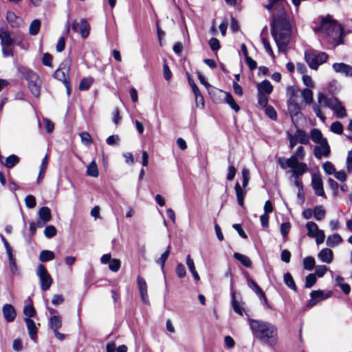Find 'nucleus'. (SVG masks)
I'll return each mask as SVG.
<instances>
[{
    "instance_id": "nucleus-2",
    "label": "nucleus",
    "mask_w": 352,
    "mask_h": 352,
    "mask_svg": "<svg viewBox=\"0 0 352 352\" xmlns=\"http://www.w3.org/2000/svg\"><path fill=\"white\" fill-rule=\"evenodd\" d=\"M249 325L252 333L259 340L270 346H274L278 341L277 327L269 322L261 320L249 319Z\"/></svg>"
},
{
    "instance_id": "nucleus-27",
    "label": "nucleus",
    "mask_w": 352,
    "mask_h": 352,
    "mask_svg": "<svg viewBox=\"0 0 352 352\" xmlns=\"http://www.w3.org/2000/svg\"><path fill=\"white\" fill-rule=\"evenodd\" d=\"M80 26L79 32L80 34L81 37L82 38H87L89 34V29H90L89 23H87V21L85 19H82L80 20Z\"/></svg>"
},
{
    "instance_id": "nucleus-58",
    "label": "nucleus",
    "mask_w": 352,
    "mask_h": 352,
    "mask_svg": "<svg viewBox=\"0 0 352 352\" xmlns=\"http://www.w3.org/2000/svg\"><path fill=\"white\" fill-rule=\"evenodd\" d=\"M262 43L264 45L265 51L269 54L270 56H271L272 58H274V54L270 46V41L265 38H262Z\"/></svg>"
},
{
    "instance_id": "nucleus-8",
    "label": "nucleus",
    "mask_w": 352,
    "mask_h": 352,
    "mask_svg": "<svg viewBox=\"0 0 352 352\" xmlns=\"http://www.w3.org/2000/svg\"><path fill=\"white\" fill-rule=\"evenodd\" d=\"M36 275L40 281L41 290H48L53 283V280L43 265L40 264L38 265L36 269Z\"/></svg>"
},
{
    "instance_id": "nucleus-50",
    "label": "nucleus",
    "mask_w": 352,
    "mask_h": 352,
    "mask_svg": "<svg viewBox=\"0 0 352 352\" xmlns=\"http://www.w3.org/2000/svg\"><path fill=\"white\" fill-rule=\"evenodd\" d=\"M310 295L313 299H317L318 300L325 299L329 296L328 295H325L324 292L320 290L312 291Z\"/></svg>"
},
{
    "instance_id": "nucleus-41",
    "label": "nucleus",
    "mask_w": 352,
    "mask_h": 352,
    "mask_svg": "<svg viewBox=\"0 0 352 352\" xmlns=\"http://www.w3.org/2000/svg\"><path fill=\"white\" fill-rule=\"evenodd\" d=\"M303 266L305 270H311L315 266V259L312 256H307L303 260Z\"/></svg>"
},
{
    "instance_id": "nucleus-57",
    "label": "nucleus",
    "mask_w": 352,
    "mask_h": 352,
    "mask_svg": "<svg viewBox=\"0 0 352 352\" xmlns=\"http://www.w3.org/2000/svg\"><path fill=\"white\" fill-rule=\"evenodd\" d=\"M258 102L262 107H265L268 103V98L266 96V94L258 93Z\"/></svg>"
},
{
    "instance_id": "nucleus-59",
    "label": "nucleus",
    "mask_w": 352,
    "mask_h": 352,
    "mask_svg": "<svg viewBox=\"0 0 352 352\" xmlns=\"http://www.w3.org/2000/svg\"><path fill=\"white\" fill-rule=\"evenodd\" d=\"M52 56L49 53H45L43 56L42 63L47 67H52Z\"/></svg>"
},
{
    "instance_id": "nucleus-44",
    "label": "nucleus",
    "mask_w": 352,
    "mask_h": 352,
    "mask_svg": "<svg viewBox=\"0 0 352 352\" xmlns=\"http://www.w3.org/2000/svg\"><path fill=\"white\" fill-rule=\"evenodd\" d=\"M56 232V229L54 226H47L44 230V234L47 239L54 236Z\"/></svg>"
},
{
    "instance_id": "nucleus-28",
    "label": "nucleus",
    "mask_w": 352,
    "mask_h": 352,
    "mask_svg": "<svg viewBox=\"0 0 352 352\" xmlns=\"http://www.w3.org/2000/svg\"><path fill=\"white\" fill-rule=\"evenodd\" d=\"M6 19L8 22L12 27H17L20 25L21 22V19L16 16V14L12 12H8L6 14Z\"/></svg>"
},
{
    "instance_id": "nucleus-25",
    "label": "nucleus",
    "mask_w": 352,
    "mask_h": 352,
    "mask_svg": "<svg viewBox=\"0 0 352 352\" xmlns=\"http://www.w3.org/2000/svg\"><path fill=\"white\" fill-rule=\"evenodd\" d=\"M336 102L334 107H331V109L334 111L338 118H344L346 116L344 107L337 98L336 99Z\"/></svg>"
},
{
    "instance_id": "nucleus-43",
    "label": "nucleus",
    "mask_w": 352,
    "mask_h": 352,
    "mask_svg": "<svg viewBox=\"0 0 352 352\" xmlns=\"http://www.w3.org/2000/svg\"><path fill=\"white\" fill-rule=\"evenodd\" d=\"M228 160L229 166H228V175H227V179L229 181H232L235 177L236 170L235 167L234 166V165L232 164V163L230 162V157H228Z\"/></svg>"
},
{
    "instance_id": "nucleus-42",
    "label": "nucleus",
    "mask_w": 352,
    "mask_h": 352,
    "mask_svg": "<svg viewBox=\"0 0 352 352\" xmlns=\"http://www.w3.org/2000/svg\"><path fill=\"white\" fill-rule=\"evenodd\" d=\"M170 245H168L166 251L161 255L160 258L157 261V263L160 264L163 269L165 265V263L170 254Z\"/></svg>"
},
{
    "instance_id": "nucleus-47",
    "label": "nucleus",
    "mask_w": 352,
    "mask_h": 352,
    "mask_svg": "<svg viewBox=\"0 0 352 352\" xmlns=\"http://www.w3.org/2000/svg\"><path fill=\"white\" fill-rule=\"evenodd\" d=\"M232 305L234 311L236 314L242 316L243 315V309L239 305V302L236 300L235 297H234V293L232 294Z\"/></svg>"
},
{
    "instance_id": "nucleus-4",
    "label": "nucleus",
    "mask_w": 352,
    "mask_h": 352,
    "mask_svg": "<svg viewBox=\"0 0 352 352\" xmlns=\"http://www.w3.org/2000/svg\"><path fill=\"white\" fill-rule=\"evenodd\" d=\"M305 58L310 68L317 69L319 65L327 60L328 55L325 52L309 50L305 52Z\"/></svg>"
},
{
    "instance_id": "nucleus-3",
    "label": "nucleus",
    "mask_w": 352,
    "mask_h": 352,
    "mask_svg": "<svg viewBox=\"0 0 352 352\" xmlns=\"http://www.w3.org/2000/svg\"><path fill=\"white\" fill-rule=\"evenodd\" d=\"M314 30L322 34L334 46L342 43L343 28L329 16L323 18L318 25L314 27Z\"/></svg>"
},
{
    "instance_id": "nucleus-5",
    "label": "nucleus",
    "mask_w": 352,
    "mask_h": 352,
    "mask_svg": "<svg viewBox=\"0 0 352 352\" xmlns=\"http://www.w3.org/2000/svg\"><path fill=\"white\" fill-rule=\"evenodd\" d=\"M336 98L331 97L327 98L322 93H319L318 94V102L319 104H314L313 105V109L316 116L319 118L322 121L325 120V117L323 116L320 107H328L331 109V107H334Z\"/></svg>"
},
{
    "instance_id": "nucleus-10",
    "label": "nucleus",
    "mask_w": 352,
    "mask_h": 352,
    "mask_svg": "<svg viewBox=\"0 0 352 352\" xmlns=\"http://www.w3.org/2000/svg\"><path fill=\"white\" fill-rule=\"evenodd\" d=\"M137 284L142 301L146 305H149V299L147 293V284L146 280L142 276H138L137 277Z\"/></svg>"
},
{
    "instance_id": "nucleus-51",
    "label": "nucleus",
    "mask_w": 352,
    "mask_h": 352,
    "mask_svg": "<svg viewBox=\"0 0 352 352\" xmlns=\"http://www.w3.org/2000/svg\"><path fill=\"white\" fill-rule=\"evenodd\" d=\"M331 130L335 133L341 134L343 131L342 124L340 122H334L331 126Z\"/></svg>"
},
{
    "instance_id": "nucleus-13",
    "label": "nucleus",
    "mask_w": 352,
    "mask_h": 352,
    "mask_svg": "<svg viewBox=\"0 0 352 352\" xmlns=\"http://www.w3.org/2000/svg\"><path fill=\"white\" fill-rule=\"evenodd\" d=\"M63 69L59 68L54 73V77L63 83L68 82L67 76L69 71V66L67 62L61 64Z\"/></svg>"
},
{
    "instance_id": "nucleus-26",
    "label": "nucleus",
    "mask_w": 352,
    "mask_h": 352,
    "mask_svg": "<svg viewBox=\"0 0 352 352\" xmlns=\"http://www.w3.org/2000/svg\"><path fill=\"white\" fill-rule=\"evenodd\" d=\"M225 95V102L230 105V107L234 110L235 112H238L240 109L239 106L235 102L232 96L229 92L222 91Z\"/></svg>"
},
{
    "instance_id": "nucleus-54",
    "label": "nucleus",
    "mask_w": 352,
    "mask_h": 352,
    "mask_svg": "<svg viewBox=\"0 0 352 352\" xmlns=\"http://www.w3.org/2000/svg\"><path fill=\"white\" fill-rule=\"evenodd\" d=\"M316 239V242L318 245L324 242L325 234L323 230H319L313 236Z\"/></svg>"
},
{
    "instance_id": "nucleus-16",
    "label": "nucleus",
    "mask_w": 352,
    "mask_h": 352,
    "mask_svg": "<svg viewBox=\"0 0 352 352\" xmlns=\"http://www.w3.org/2000/svg\"><path fill=\"white\" fill-rule=\"evenodd\" d=\"M333 70L337 73H340L346 76H352V67L343 63H334L333 65Z\"/></svg>"
},
{
    "instance_id": "nucleus-45",
    "label": "nucleus",
    "mask_w": 352,
    "mask_h": 352,
    "mask_svg": "<svg viewBox=\"0 0 352 352\" xmlns=\"http://www.w3.org/2000/svg\"><path fill=\"white\" fill-rule=\"evenodd\" d=\"M80 137L81 139L82 143L87 146H89L92 142V140L91 135L87 132H82L80 134Z\"/></svg>"
},
{
    "instance_id": "nucleus-18",
    "label": "nucleus",
    "mask_w": 352,
    "mask_h": 352,
    "mask_svg": "<svg viewBox=\"0 0 352 352\" xmlns=\"http://www.w3.org/2000/svg\"><path fill=\"white\" fill-rule=\"evenodd\" d=\"M63 324L60 316H52L49 317L48 325L52 331L58 330Z\"/></svg>"
},
{
    "instance_id": "nucleus-37",
    "label": "nucleus",
    "mask_w": 352,
    "mask_h": 352,
    "mask_svg": "<svg viewBox=\"0 0 352 352\" xmlns=\"http://www.w3.org/2000/svg\"><path fill=\"white\" fill-rule=\"evenodd\" d=\"M306 228L308 231L307 235L310 237H313L314 235L320 230L318 229V225L313 221H309L307 223Z\"/></svg>"
},
{
    "instance_id": "nucleus-6",
    "label": "nucleus",
    "mask_w": 352,
    "mask_h": 352,
    "mask_svg": "<svg viewBox=\"0 0 352 352\" xmlns=\"http://www.w3.org/2000/svg\"><path fill=\"white\" fill-rule=\"evenodd\" d=\"M25 78L28 82V87L31 93L35 96L38 97L41 92V81L39 76L33 71L28 70L25 74Z\"/></svg>"
},
{
    "instance_id": "nucleus-1",
    "label": "nucleus",
    "mask_w": 352,
    "mask_h": 352,
    "mask_svg": "<svg viewBox=\"0 0 352 352\" xmlns=\"http://www.w3.org/2000/svg\"><path fill=\"white\" fill-rule=\"evenodd\" d=\"M264 7L273 16L271 32L280 51H285L290 41L292 28L287 18V1H268Z\"/></svg>"
},
{
    "instance_id": "nucleus-35",
    "label": "nucleus",
    "mask_w": 352,
    "mask_h": 352,
    "mask_svg": "<svg viewBox=\"0 0 352 352\" xmlns=\"http://www.w3.org/2000/svg\"><path fill=\"white\" fill-rule=\"evenodd\" d=\"M94 82V79L91 77L84 78L81 80L79 84V89L81 91L87 90Z\"/></svg>"
},
{
    "instance_id": "nucleus-55",
    "label": "nucleus",
    "mask_w": 352,
    "mask_h": 352,
    "mask_svg": "<svg viewBox=\"0 0 352 352\" xmlns=\"http://www.w3.org/2000/svg\"><path fill=\"white\" fill-rule=\"evenodd\" d=\"M291 228V224L289 222L283 223L280 225V233L283 238H286Z\"/></svg>"
},
{
    "instance_id": "nucleus-38",
    "label": "nucleus",
    "mask_w": 352,
    "mask_h": 352,
    "mask_svg": "<svg viewBox=\"0 0 352 352\" xmlns=\"http://www.w3.org/2000/svg\"><path fill=\"white\" fill-rule=\"evenodd\" d=\"M284 282L285 285L294 291L296 290V285L290 273L287 272L284 275Z\"/></svg>"
},
{
    "instance_id": "nucleus-7",
    "label": "nucleus",
    "mask_w": 352,
    "mask_h": 352,
    "mask_svg": "<svg viewBox=\"0 0 352 352\" xmlns=\"http://www.w3.org/2000/svg\"><path fill=\"white\" fill-rule=\"evenodd\" d=\"M286 164L289 168H292L293 177H301V176L308 169L307 164L302 162H299L296 156H292L287 159Z\"/></svg>"
},
{
    "instance_id": "nucleus-12",
    "label": "nucleus",
    "mask_w": 352,
    "mask_h": 352,
    "mask_svg": "<svg viewBox=\"0 0 352 352\" xmlns=\"http://www.w3.org/2000/svg\"><path fill=\"white\" fill-rule=\"evenodd\" d=\"M314 148V155L317 159H321L322 156L327 157L330 153V147L327 140H322V143Z\"/></svg>"
},
{
    "instance_id": "nucleus-14",
    "label": "nucleus",
    "mask_w": 352,
    "mask_h": 352,
    "mask_svg": "<svg viewBox=\"0 0 352 352\" xmlns=\"http://www.w3.org/2000/svg\"><path fill=\"white\" fill-rule=\"evenodd\" d=\"M2 312L5 320L8 322H12L15 320L16 313L12 305L5 304L2 307Z\"/></svg>"
},
{
    "instance_id": "nucleus-53",
    "label": "nucleus",
    "mask_w": 352,
    "mask_h": 352,
    "mask_svg": "<svg viewBox=\"0 0 352 352\" xmlns=\"http://www.w3.org/2000/svg\"><path fill=\"white\" fill-rule=\"evenodd\" d=\"M23 314L27 318H30L35 315L36 311L32 305H26L23 309Z\"/></svg>"
},
{
    "instance_id": "nucleus-11",
    "label": "nucleus",
    "mask_w": 352,
    "mask_h": 352,
    "mask_svg": "<svg viewBox=\"0 0 352 352\" xmlns=\"http://www.w3.org/2000/svg\"><path fill=\"white\" fill-rule=\"evenodd\" d=\"M39 219L37 221V226L42 227L51 221V210L48 207L44 206L39 209L38 212Z\"/></svg>"
},
{
    "instance_id": "nucleus-61",
    "label": "nucleus",
    "mask_w": 352,
    "mask_h": 352,
    "mask_svg": "<svg viewBox=\"0 0 352 352\" xmlns=\"http://www.w3.org/2000/svg\"><path fill=\"white\" fill-rule=\"evenodd\" d=\"M176 273L179 278H184L186 276V271L182 263L177 264L176 267Z\"/></svg>"
},
{
    "instance_id": "nucleus-31",
    "label": "nucleus",
    "mask_w": 352,
    "mask_h": 352,
    "mask_svg": "<svg viewBox=\"0 0 352 352\" xmlns=\"http://www.w3.org/2000/svg\"><path fill=\"white\" fill-rule=\"evenodd\" d=\"M342 241V237L338 234H334L327 237L326 243L328 246L333 247L340 244Z\"/></svg>"
},
{
    "instance_id": "nucleus-22",
    "label": "nucleus",
    "mask_w": 352,
    "mask_h": 352,
    "mask_svg": "<svg viewBox=\"0 0 352 352\" xmlns=\"http://www.w3.org/2000/svg\"><path fill=\"white\" fill-rule=\"evenodd\" d=\"M294 135L298 142L302 144H308L309 143V135L302 129H298Z\"/></svg>"
},
{
    "instance_id": "nucleus-20",
    "label": "nucleus",
    "mask_w": 352,
    "mask_h": 352,
    "mask_svg": "<svg viewBox=\"0 0 352 352\" xmlns=\"http://www.w3.org/2000/svg\"><path fill=\"white\" fill-rule=\"evenodd\" d=\"M258 93H263V94H270L273 91V86L271 82L265 80H263L257 85Z\"/></svg>"
},
{
    "instance_id": "nucleus-56",
    "label": "nucleus",
    "mask_w": 352,
    "mask_h": 352,
    "mask_svg": "<svg viewBox=\"0 0 352 352\" xmlns=\"http://www.w3.org/2000/svg\"><path fill=\"white\" fill-rule=\"evenodd\" d=\"M25 203L28 208H33L36 206V199L35 197L32 195H28L25 198Z\"/></svg>"
},
{
    "instance_id": "nucleus-23",
    "label": "nucleus",
    "mask_w": 352,
    "mask_h": 352,
    "mask_svg": "<svg viewBox=\"0 0 352 352\" xmlns=\"http://www.w3.org/2000/svg\"><path fill=\"white\" fill-rule=\"evenodd\" d=\"M86 173L91 177H98L99 175V170L95 160H92L87 166Z\"/></svg>"
},
{
    "instance_id": "nucleus-34",
    "label": "nucleus",
    "mask_w": 352,
    "mask_h": 352,
    "mask_svg": "<svg viewBox=\"0 0 352 352\" xmlns=\"http://www.w3.org/2000/svg\"><path fill=\"white\" fill-rule=\"evenodd\" d=\"M41 22L38 19H34L32 21L29 27V32L31 35H36L40 30Z\"/></svg>"
},
{
    "instance_id": "nucleus-63",
    "label": "nucleus",
    "mask_w": 352,
    "mask_h": 352,
    "mask_svg": "<svg viewBox=\"0 0 352 352\" xmlns=\"http://www.w3.org/2000/svg\"><path fill=\"white\" fill-rule=\"evenodd\" d=\"M288 109L292 117L297 116L300 113L299 107L296 104L289 103L288 105Z\"/></svg>"
},
{
    "instance_id": "nucleus-29",
    "label": "nucleus",
    "mask_w": 352,
    "mask_h": 352,
    "mask_svg": "<svg viewBox=\"0 0 352 352\" xmlns=\"http://www.w3.org/2000/svg\"><path fill=\"white\" fill-rule=\"evenodd\" d=\"M311 140L316 144L322 143V140H327L326 138L322 137L321 131L318 129H314L310 133Z\"/></svg>"
},
{
    "instance_id": "nucleus-30",
    "label": "nucleus",
    "mask_w": 352,
    "mask_h": 352,
    "mask_svg": "<svg viewBox=\"0 0 352 352\" xmlns=\"http://www.w3.org/2000/svg\"><path fill=\"white\" fill-rule=\"evenodd\" d=\"M234 257L242 265L247 267H249L252 265V261L250 258L244 254L236 252L234 254Z\"/></svg>"
},
{
    "instance_id": "nucleus-62",
    "label": "nucleus",
    "mask_w": 352,
    "mask_h": 352,
    "mask_svg": "<svg viewBox=\"0 0 352 352\" xmlns=\"http://www.w3.org/2000/svg\"><path fill=\"white\" fill-rule=\"evenodd\" d=\"M209 45L212 51H217L220 48L219 41L216 38H212L209 41Z\"/></svg>"
},
{
    "instance_id": "nucleus-32",
    "label": "nucleus",
    "mask_w": 352,
    "mask_h": 352,
    "mask_svg": "<svg viewBox=\"0 0 352 352\" xmlns=\"http://www.w3.org/2000/svg\"><path fill=\"white\" fill-rule=\"evenodd\" d=\"M55 254L50 250H42L39 254V260L42 262H47L54 258Z\"/></svg>"
},
{
    "instance_id": "nucleus-36",
    "label": "nucleus",
    "mask_w": 352,
    "mask_h": 352,
    "mask_svg": "<svg viewBox=\"0 0 352 352\" xmlns=\"http://www.w3.org/2000/svg\"><path fill=\"white\" fill-rule=\"evenodd\" d=\"M47 163H48V158H47V156L45 155V157L42 160L41 165V167H40V171H39V173H38V177H37V182L38 183H40V182L43 178V175H44V173H45V172L46 170Z\"/></svg>"
},
{
    "instance_id": "nucleus-17",
    "label": "nucleus",
    "mask_w": 352,
    "mask_h": 352,
    "mask_svg": "<svg viewBox=\"0 0 352 352\" xmlns=\"http://www.w3.org/2000/svg\"><path fill=\"white\" fill-rule=\"evenodd\" d=\"M248 285L252 290L254 291V292L259 296V298L263 300L264 304L268 305V301L265 295V293L261 289V288L257 285V283L253 280L249 278L248 280Z\"/></svg>"
},
{
    "instance_id": "nucleus-49",
    "label": "nucleus",
    "mask_w": 352,
    "mask_h": 352,
    "mask_svg": "<svg viewBox=\"0 0 352 352\" xmlns=\"http://www.w3.org/2000/svg\"><path fill=\"white\" fill-rule=\"evenodd\" d=\"M242 176H243V182H242V187L245 188L248 185L250 181V171L247 168H243L242 170Z\"/></svg>"
},
{
    "instance_id": "nucleus-40",
    "label": "nucleus",
    "mask_w": 352,
    "mask_h": 352,
    "mask_svg": "<svg viewBox=\"0 0 352 352\" xmlns=\"http://www.w3.org/2000/svg\"><path fill=\"white\" fill-rule=\"evenodd\" d=\"M302 96L307 104H311L313 102V92L309 89H305L302 91Z\"/></svg>"
},
{
    "instance_id": "nucleus-52",
    "label": "nucleus",
    "mask_w": 352,
    "mask_h": 352,
    "mask_svg": "<svg viewBox=\"0 0 352 352\" xmlns=\"http://www.w3.org/2000/svg\"><path fill=\"white\" fill-rule=\"evenodd\" d=\"M316 282V275L310 274L306 277L305 287L307 288H311Z\"/></svg>"
},
{
    "instance_id": "nucleus-15",
    "label": "nucleus",
    "mask_w": 352,
    "mask_h": 352,
    "mask_svg": "<svg viewBox=\"0 0 352 352\" xmlns=\"http://www.w3.org/2000/svg\"><path fill=\"white\" fill-rule=\"evenodd\" d=\"M24 320H25L26 326H27V329H28V331L30 338L34 342H36V338H37V331H38V327L36 325V323L34 322V321L33 320L28 318H25L24 319Z\"/></svg>"
},
{
    "instance_id": "nucleus-48",
    "label": "nucleus",
    "mask_w": 352,
    "mask_h": 352,
    "mask_svg": "<svg viewBox=\"0 0 352 352\" xmlns=\"http://www.w3.org/2000/svg\"><path fill=\"white\" fill-rule=\"evenodd\" d=\"M120 260L113 258L109 263V268L112 272H117L120 268Z\"/></svg>"
},
{
    "instance_id": "nucleus-60",
    "label": "nucleus",
    "mask_w": 352,
    "mask_h": 352,
    "mask_svg": "<svg viewBox=\"0 0 352 352\" xmlns=\"http://www.w3.org/2000/svg\"><path fill=\"white\" fill-rule=\"evenodd\" d=\"M322 168L328 175H331L335 173V168L333 165L329 162H326L324 163Z\"/></svg>"
},
{
    "instance_id": "nucleus-21",
    "label": "nucleus",
    "mask_w": 352,
    "mask_h": 352,
    "mask_svg": "<svg viewBox=\"0 0 352 352\" xmlns=\"http://www.w3.org/2000/svg\"><path fill=\"white\" fill-rule=\"evenodd\" d=\"M234 190L236 195L238 204L241 206L244 205V198L247 193V190L240 186L239 183H236L234 186Z\"/></svg>"
},
{
    "instance_id": "nucleus-46",
    "label": "nucleus",
    "mask_w": 352,
    "mask_h": 352,
    "mask_svg": "<svg viewBox=\"0 0 352 352\" xmlns=\"http://www.w3.org/2000/svg\"><path fill=\"white\" fill-rule=\"evenodd\" d=\"M195 103L196 106L198 108L204 109L205 106L204 103V99L203 96L201 95L200 91H198L197 93H195Z\"/></svg>"
},
{
    "instance_id": "nucleus-39",
    "label": "nucleus",
    "mask_w": 352,
    "mask_h": 352,
    "mask_svg": "<svg viewBox=\"0 0 352 352\" xmlns=\"http://www.w3.org/2000/svg\"><path fill=\"white\" fill-rule=\"evenodd\" d=\"M325 210L322 206L315 207L314 209V217L318 220L320 221L324 218Z\"/></svg>"
},
{
    "instance_id": "nucleus-19",
    "label": "nucleus",
    "mask_w": 352,
    "mask_h": 352,
    "mask_svg": "<svg viewBox=\"0 0 352 352\" xmlns=\"http://www.w3.org/2000/svg\"><path fill=\"white\" fill-rule=\"evenodd\" d=\"M318 256L321 261L331 263L333 261V252L329 248H324L318 253Z\"/></svg>"
},
{
    "instance_id": "nucleus-24",
    "label": "nucleus",
    "mask_w": 352,
    "mask_h": 352,
    "mask_svg": "<svg viewBox=\"0 0 352 352\" xmlns=\"http://www.w3.org/2000/svg\"><path fill=\"white\" fill-rule=\"evenodd\" d=\"M0 39L1 46H6L9 47L14 46V41L12 38H11L10 34L8 32H3L0 34Z\"/></svg>"
},
{
    "instance_id": "nucleus-9",
    "label": "nucleus",
    "mask_w": 352,
    "mask_h": 352,
    "mask_svg": "<svg viewBox=\"0 0 352 352\" xmlns=\"http://www.w3.org/2000/svg\"><path fill=\"white\" fill-rule=\"evenodd\" d=\"M311 186L316 195L325 197V193L323 188V182L320 175L313 174L311 177Z\"/></svg>"
},
{
    "instance_id": "nucleus-64",
    "label": "nucleus",
    "mask_w": 352,
    "mask_h": 352,
    "mask_svg": "<svg viewBox=\"0 0 352 352\" xmlns=\"http://www.w3.org/2000/svg\"><path fill=\"white\" fill-rule=\"evenodd\" d=\"M346 169L349 173L352 172V150L348 152L346 157Z\"/></svg>"
},
{
    "instance_id": "nucleus-33",
    "label": "nucleus",
    "mask_w": 352,
    "mask_h": 352,
    "mask_svg": "<svg viewBox=\"0 0 352 352\" xmlns=\"http://www.w3.org/2000/svg\"><path fill=\"white\" fill-rule=\"evenodd\" d=\"M19 162V157L15 155H11L8 156L5 161V166L8 168H11L16 166Z\"/></svg>"
}]
</instances>
